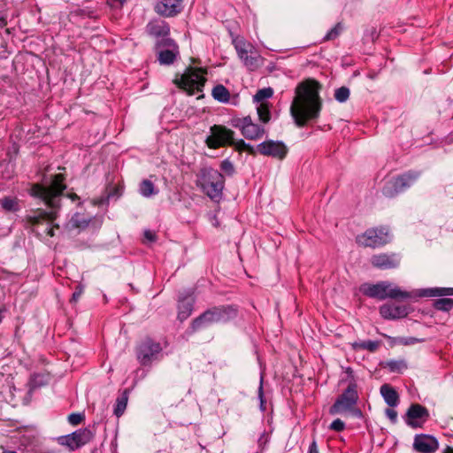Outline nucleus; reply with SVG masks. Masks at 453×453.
<instances>
[{
    "mask_svg": "<svg viewBox=\"0 0 453 453\" xmlns=\"http://www.w3.org/2000/svg\"><path fill=\"white\" fill-rule=\"evenodd\" d=\"M320 89L321 85L312 79H307L296 86L290 105V113L296 126L304 127L310 120L319 117L322 109Z\"/></svg>",
    "mask_w": 453,
    "mask_h": 453,
    "instance_id": "obj_1",
    "label": "nucleus"
},
{
    "mask_svg": "<svg viewBox=\"0 0 453 453\" xmlns=\"http://www.w3.org/2000/svg\"><path fill=\"white\" fill-rule=\"evenodd\" d=\"M62 174H57L53 177L49 186L35 184L31 188L30 194L33 196L42 199L50 208V211L37 210L33 214L27 215L26 220L32 226H36L43 221L52 222L57 218V209L59 207L60 196L65 189L63 183Z\"/></svg>",
    "mask_w": 453,
    "mask_h": 453,
    "instance_id": "obj_2",
    "label": "nucleus"
},
{
    "mask_svg": "<svg viewBox=\"0 0 453 453\" xmlns=\"http://www.w3.org/2000/svg\"><path fill=\"white\" fill-rule=\"evenodd\" d=\"M237 312L232 305L213 307L205 311L191 323L192 332L205 328L215 323H225L236 317Z\"/></svg>",
    "mask_w": 453,
    "mask_h": 453,
    "instance_id": "obj_3",
    "label": "nucleus"
},
{
    "mask_svg": "<svg viewBox=\"0 0 453 453\" xmlns=\"http://www.w3.org/2000/svg\"><path fill=\"white\" fill-rule=\"evenodd\" d=\"M198 186L211 199L219 200L225 186V178L218 170L213 168H203L200 171Z\"/></svg>",
    "mask_w": 453,
    "mask_h": 453,
    "instance_id": "obj_4",
    "label": "nucleus"
},
{
    "mask_svg": "<svg viewBox=\"0 0 453 453\" xmlns=\"http://www.w3.org/2000/svg\"><path fill=\"white\" fill-rule=\"evenodd\" d=\"M360 289L364 295L380 300L405 299L411 296L409 292L400 289L389 281H380L376 284L365 283L361 286Z\"/></svg>",
    "mask_w": 453,
    "mask_h": 453,
    "instance_id": "obj_5",
    "label": "nucleus"
},
{
    "mask_svg": "<svg viewBox=\"0 0 453 453\" xmlns=\"http://www.w3.org/2000/svg\"><path fill=\"white\" fill-rule=\"evenodd\" d=\"M358 400L357 385L351 381L343 393L339 395L334 403L330 407L331 414H342L347 411L352 412L355 416L360 417L361 411L356 408Z\"/></svg>",
    "mask_w": 453,
    "mask_h": 453,
    "instance_id": "obj_6",
    "label": "nucleus"
},
{
    "mask_svg": "<svg viewBox=\"0 0 453 453\" xmlns=\"http://www.w3.org/2000/svg\"><path fill=\"white\" fill-rule=\"evenodd\" d=\"M233 43L239 58L249 70H257L262 65V57L253 44L242 38L234 39Z\"/></svg>",
    "mask_w": 453,
    "mask_h": 453,
    "instance_id": "obj_7",
    "label": "nucleus"
},
{
    "mask_svg": "<svg viewBox=\"0 0 453 453\" xmlns=\"http://www.w3.org/2000/svg\"><path fill=\"white\" fill-rule=\"evenodd\" d=\"M419 177V173L410 171L386 182L382 194L387 197H394L411 187Z\"/></svg>",
    "mask_w": 453,
    "mask_h": 453,
    "instance_id": "obj_8",
    "label": "nucleus"
},
{
    "mask_svg": "<svg viewBox=\"0 0 453 453\" xmlns=\"http://www.w3.org/2000/svg\"><path fill=\"white\" fill-rule=\"evenodd\" d=\"M205 81L206 79L201 69L189 67L176 83L180 88L188 91L189 95H194L196 91L201 92L203 90Z\"/></svg>",
    "mask_w": 453,
    "mask_h": 453,
    "instance_id": "obj_9",
    "label": "nucleus"
},
{
    "mask_svg": "<svg viewBox=\"0 0 453 453\" xmlns=\"http://www.w3.org/2000/svg\"><path fill=\"white\" fill-rule=\"evenodd\" d=\"M356 241L363 247H380L389 242L388 230L386 227L371 228L357 235Z\"/></svg>",
    "mask_w": 453,
    "mask_h": 453,
    "instance_id": "obj_10",
    "label": "nucleus"
},
{
    "mask_svg": "<svg viewBox=\"0 0 453 453\" xmlns=\"http://www.w3.org/2000/svg\"><path fill=\"white\" fill-rule=\"evenodd\" d=\"M231 126L240 129L242 134L249 140H258L265 133V127L255 124L250 116L232 119Z\"/></svg>",
    "mask_w": 453,
    "mask_h": 453,
    "instance_id": "obj_11",
    "label": "nucleus"
},
{
    "mask_svg": "<svg viewBox=\"0 0 453 453\" xmlns=\"http://www.w3.org/2000/svg\"><path fill=\"white\" fill-rule=\"evenodd\" d=\"M211 134L206 138V144L211 149H218L233 142L234 132L224 126L214 125L210 129Z\"/></svg>",
    "mask_w": 453,
    "mask_h": 453,
    "instance_id": "obj_12",
    "label": "nucleus"
},
{
    "mask_svg": "<svg viewBox=\"0 0 453 453\" xmlns=\"http://www.w3.org/2000/svg\"><path fill=\"white\" fill-rule=\"evenodd\" d=\"M93 439V433L89 429H80L68 435L58 438V442L66 446L70 450H75Z\"/></svg>",
    "mask_w": 453,
    "mask_h": 453,
    "instance_id": "obj_13",
    "label": "nucleus"
},
{
    "mask_svg": "<svg viewBox=\"0 0 453 453\" xmlns=\"http://www.w3.org/2000/svg\"><path fill=\"white\" fill-rule=\"evenodd\" d=\"M162 348L158 342L145 339L138 347L137 357L142 365H150L157 358Z\"/></svg>",
    "mask_w": 453,
    "mask_h": 453,
    "instance_id": "obj_14",
    "label": "nucleus"
},
{
    "mask_svg": "<svg viewBox=\"0 0 453 453\" xmlns=\"http://www.w3.org/2000/svg\"><path fill=\"white\" fill-rule=\"evenodd\" d=\"M257 151L261 155L282 160L286 157L288 149L281 141L266 140L257 145Z\"/></svg>",
    "mask_w": 453,
    "mask_h": 453,
    "instance_id": "obj_15",
    "label": "nucleus"
},
{
    "mask_svg": "<svg viewBox=\"0 0 453 453\" xmlns=\"http://www.w3.org/2000/svg\"><path fill=\"white\" fill-rule=\"evenodd\" d=\"M428 417L429 412L426 407L418 403H413L409 407L404 419L408 426L417 428L420 427Z\"/></svg>",
    "mask_w": 453,
    "mask_h": 453,
    "instance_id": "obj_16",
    "label": "nucleus"
},
{
    "mask_svg": "<svg viewBox=\"0 0 453 453\" xmlns=\"http://www.w3.org/2000/svg\"><path fill=\"white\" fill-rule=\"evenodd\" d=\"M400 261L399 255L395 253H380L371 257L372 266L381 270L396 268L400 265Z\"/></svg>",
    "mask_w": 453,
    "mask_h": 453,
    "instance_id": "obj_17",
    "label": "nucleus"
},
{
    "mask_svg": "<svg viewBox=\"0 0 453 453\" xmlns=\"http://www.w3.org/2000/svg\"><path fill=\"white\" fill-rule=\"evenodd\" d=\"M439 447L438 441L427 434H418L414 438L413 449L419 453H434Z\"/></svg>",
    "mask_w": 453,
    "mask_h": 453,
    "instance_id": "obj_18",
    "label": "nucleus"
},
{
    "mask_svg": "<svg viewBox=\"0 0 453 453\" xmlns=\"http://www.w3.org/2000/svg\"><path fill=\"white\" fill-rule=\"evenodd\" d=\"M410 309L406 305L385 303L380 307V314L386 319H398L406 317Z\"/></svg>",
    "mask_w": 453,
    "mask_h": 453,
    "instance_id": "obj_19",
    "label": "nucleus"
},
{
    "mask_svg": "<svg viewBox=\"0 0 453 453\" xmlns=\"http://www.w3.org/2000/svg\"><path fill=\"white\" fill-rule=\"evenodd\" d=\"M180 0H162L155 7L156 12L165 17H173L180 12Z\"/></svg>",
    "mask_w": 453,
    "mask_h": 453,
    "instance_id": "obj_20",
    "label": "nucleus"
},
{
    "mask_svg": "<svg viewBox=\"0 0 453 453\" xmlns=\"http://www.w3.org/2000/svg\"><path fill=\"white\" fill-rule=\"evenodd\" d=\"M165 45L169 46L170 49L159 50L157 59L161 65H171L179 54L178 47L171 39L165 40Z\"/></svg>",
    "mask_w": 453,
    "mask_h": 453,
    "instance_id": "obj_21",
    "label": "nucleus"
},
{
    "mask_svg": "<svg viewBox=\"0 0 453 453\" xmlns=\"http://www.w3.org/2000/svg\"><path fill=\"white\" fill-rule=\"evenodd\" d=\"M149 35L155 37H165L169 35L170 27L163 20H152L146 27Z\"/></svg>",
    "mask_w": 453,
    "mask_h": 453,
    "instance_id": "obj_22",
    "label": "nucleus"
},
{
    "mask_svg": "<svg viewBox=\"0 0 453 453\" xmlns=\"http://www.w3.org/2000/svg\"><path fill=\"white\" fill-rule=\"evenodd\" d=\"M194 299L191 296H186L179 300L178 304V319L180 321L186 320L192 313Z\"/></svg>",
    "mask_w": 453,
    "mask_h": 453,
    "instance_id": "obj_23",
    "label": "nucleus"
},
{
    "mask_svg": "<svg viewBox=\"0 0 453 453\" xmlns=\"http://www.w3.org/2000/svg\"><path fill=\"white\" fill-rule=\"evenodd\" d=\"M380 394L388 406L395 407L398 404V394L388 384H384L380 387Z\"/></svg>",
    "mask_w": 453,
    "mask_h": 453,
    "instance_id": "obj_24",
    "label": "nucleus"
},
{
    "mask_svg": "<svg viewBox=\"0 0 453 453\" xmlns=\"http://www.w3.org/2000/svg\"><path fill=\"white\" fill-rule=\"evenodd\" d=\"M420 296H453V288H429L419 291Z\"/></svg>",
    "mask_w": 453,
    "mask_h": 453,
    "instance_id": "obj_25",
    "label": "nucleus"
},
{
    "mask_svg": "<svg viewBox=\"0 0 453 453\" xmlns=\"http://www.w3.org/2000/svg\"><path fill=\"white\" fill-rule=\"evenodd\" d=\"M0 205L5 211L9 212H16L19 210V200L13 196H4L0 199Z\"/></svg>",
    "mask_w": 453,
    "mask_h": 453,
    "instance_id": "obj_26",
    "label": "nucleus"
},
{
    "mask_svg": "<svg viewBox=\"0 0 453 453\" xmlns=\"http://www.w3.org/2000/svg\"><path fill=\"white\" fill-rule=\"evenodd\" d=\"M211 95L215 100L220 103H227L230 99L229 91L225 86L221 84H219L213 88Z\"/></svg>",
    "mask_w": 453,
    "mask_h": 453,
    "instance_id": "obj_27",
    "label": "nucleus"
},
{
    "mask_svg": "<svg viewBox=\"0 0 453 453\" xmlns=\"http://www.w3.org/2000/svg\"><path fill=\"white\" fill-rule=\"evenodd\" d=\"M139 192L144 197H150L157 194L158 190L150 180H143L140 184Z\"/></svg>",
    "mask_w": 453,
    "mask_h": 453,
    "instance_id": "obj_28",
    "label": "nucleus"
},
{
    "mask_svg": "<svg viewBox=\"0 0 453 453\" xmlns=\"http://www.w3.org/2000/svg\"><path fill=\"white\" fill-rule=\"evenodd\" d=\"M380 342L379 341H362L356 342L352 344L354 349H367L371 352H374L380 347Z\"/></svg>",
    "mask_w": 453,
    "mask_h": 453,
    "instance_id": "obj_29",
    "label": "nucleus"
},
{
    "mask_svg": "<svg viewBox=\"0 0 453 453\" xmlns=\"http://www.w3.org/2000/svg\"><path fill=\"white\" fill-rule=\"evenodd\" d=\"M257 112L262 123H268L271 119V113L267 103H260L257 106Z\"/></svg>",
    "mask_w": 453,
    "mask_h": 453,
    "instance_id": "obj_30",
    "label": "nucleus"
},
{
    "mask_svg": "<svg viewBox=\"0 0 453 453\" xmlns=\"http://www.w3.org/2000/svg\"><path fill=\"white\" fill-rule=\"evenodd\" d=\"M385 366L393 372H402L407 369V364L404 360H388L386 362Z\"/></svg>",
    "mask_w": 453,
    "mask_h": 453,
    "instance_id": "obj_31",
    "label": "nucleus"
},
{
    "mask_svg": "<svg viewBox=\"0 0 453 453\" xmlns=\"http://www.w3.org/2000/svg\"><path fill=\"white\" fill-rule=\"evenodd\" d=\"M434 307L441 311H449L453 308V299L441 298L434 303Z\"/></svg>",
    "mask_w": 453,
    "mask_h": 453,
    "instance_id": "obj_32",
    "label": "nucleus"
},
{
    "mask_svg": "<svg viewBox=\"0 0 453 453\" xmlns=\"http://www.w3.org/2000/svg\"><path fill=\"white\" fill-rule=\"evenodd\" d=\"M230 146H234L235 150L239 151L246 150L250 154H255V149L249 143H246L242 139L235 141L233 138V142H231Z\"/></svg>",
    "mask_w": 453,
    "mask_h": 453,
    "instance_id": "obj_33",
    "label": "nucleus"
},
{
    "mask_svg": "<svg viewBox=\"0 0 453 453\" xmlns=\"http://www.w3.org/2000/svg\"><path fill=\"white\" fill-rule=\"evenodd\" d=\"M273 91L271 88L259 89L254 96V101L257 103H265L264 100L273 96Z\"/></svg>",
    "mask_w": 453,
    "mask_h": 453,
    "instance_id": "obj_34",
    "label": "nucleus"
},
{
    "mask_svg": "<svg viewBox=\"0 0 453 453\" xmlns=\"http://www.w3.org/2000/svg\"><path fill=\"white\" fill-rule=\"evenodd\" d=\"M350 91L347 87H341L334 91V98L339 103H345L349 97Z\"/></svg>",
    "mask_w": 453,
    "mask_h": 453,
    "instance_id": "obj_35",
    "label": "nucleus"
},
{
    "mask_svg": "<svg viewBox=\"0 0 453 453\" xmlns=\"http://www.w3.org/2000/svg\"><path fill=\"white\" fill-rule=\"evenodd\" d=\"M127 396L125 395H123L122 396H120L117 399L116 407L114 409V414L117 417H120L124 413V411L127 408Z\"/></svg>",
    "mask_w": 453,
    "mask_h": 453,
    "instance_id": "obj_36",
    "label": "nucleus"
},
{
    "mask_svg": "<svg viewBox=\"0 0 453 453\" xmlns=\"http://www.w3.org/2000/svg\"><path fill=\"white\" fill-rule=\"evenodd\" d=\"M89 223V220L83 218L80 213H75L71 219L72 226L76 228L86 227Z\"/></svg>",
    "mask_w": 453,
    "mask_h": 453,
    "instance_id": "obj_37",
    "label": "nucleus"
},
{
    "mask_svg": "<svg viewBox=\"0 0 453 453\" xmlns=\"http://www.w3.org/2000/svg\"><path fill=\"white\" fill-rule=\"evenodd\" d=\"M342 31V26L341 23H337L333 28H331L325 35V41H331L337 38Z\"/></svg>",
    "mask_w": 453,
    "mask_h": 453,
    "instance_id": "obj_38",
    "label": "nucleus"
},
{
    "mask_svg": "<svg viewBox=\"0 0 453 453\" xmlns=\"http://www.w3.org/2000/svg\"><path fill=\"white\" fill-rule=\"evenodd\" d=\"M220 169L229 176H232L235 172L234 166L229 159H225L221 162Z\"/></svg>",
    "mask_w": 453,
    "mask_h": 453,
    "instance_id": "obj_39",
    "label": "nucleus"
},
{
    "mask_svg": "<svg viewBox=\"0 0 453 453\" xmlns=\"http://www.w3.org/2000/svg\"><path fill=\"white\" fill-rule=\"evenodd\" d=\"M32 388L41 387L47 383V379L42 374H35L30 380Z\"/></svg>",
    "mask_w": 453,
    "mask_h": 453,
    "instance_id": "obj_40",
    "label": "nucleus"
},
{
    "mask_svg": "<svg viewBox=\"0 0 453 453\" xmlns=\"http://www.w3.org/2000/svg\"><path fill=\"white\" fill-rule=\"evenodd\" d=\"M395 342L401 345H412L420 342L421 340L415 337H397Z\"/></svg>",
    "mask_w": 453,
    "mask_h": 453,
    "instance_id": "obj_41",
    "label": "nucleus"
},
{
    "mask_svg": "<svg viewBox=\"0 0 453 453\" xmlns=\"http://www.w3.org/2000/svg\"><path fill=\"white\" fill-rule=\"evenodd\" d=\"M329 427L331 430H334L335 432H342L345 428V424L342 420L337 418L331 423Z\"/></svg>",
    "mask_w": 453,
    "mask_h": 453,
    "instance_id": "obj_42",
    "label": "nucleus"
},
{
    "mask_svg": "<svg viewBox=\"0 0 453 453\" xmlns=\"http://www.w3.org/2000/svg\"><path fill=\"white\" fill-rule=\"evenodd\" d=\"M82 419L83 416L80 413H72L68 416L69 423L73 426L79 425Z\"/></svg>",
    "mask_w": 453,
    "mask_h": 453,
    "instance_id": "obj_43",
    "label": "nucleus"
},
{
    "mask_svg": "<svg viewBox=\"0 0 453 453\" xmlns=\"http://www.w3.org/2000/svg\"><path fill=\"white\" fill-rule=\"evenodd\" d=\"M386 416L390 419V421L395 424L397 421V412L391 408L386 409L385 411Z\"/></svg>",
    "mask_w": 453,
    "mask_h": 453,
    "instance_id": "obj_44",
    "label": "nucleus"
},
{
    "mask_svg": "<svg viewBox=\"0 0 453 453\" xmlns=\"http://www.w3.org/2000/svg\"><path fill=\"white\" fill-rule=\"evenodd\" d=\"M144 239H145V242H154L157 240V234L155 232H152L150 230H145L144 231Z\"/></svg>",
    "mask_w": 453,
    "mask_h": 453,
    "instance_id": "obj_45",
    "label": "nucleus"
},
{
    "mask_svg": "<svg viewBox=\"0 0 453 453\" xmlns=\"http://www.w3.org/2000/svg\"><path fill=\"white\" fill-rule=\"evenodd\" d=\"M82 293H83V287L81 285H78L75 291L73 292V294L72 296L71 302L76 303L79 300V298L81 297V296L82 295Z\"/></svg>",
    "mask_w": 453,
    "mask_h": 453,
    "instance_id": "obj_46",
    "label": "nucleus"
},
{
    "mask_svg": "<svg viewBox=\"0 0 453 453\" xmlns=\"http://www.w3.org/2000/svg\"><path fill=\"white\" fill-rule=\"evenodd\" d=\"M127 0H108V4L112 8H120Z\"/></svg>",
    "mask_w": 453,
    "mask_h": 453,
    "instance_id": "obj_47",
    "label": "nucleus"
},
{
    "mask_svg": "<svg viewBox=\"0 0 453 453\" xmlns=\"http://www.w3.org/2000/svg\"><path fill=\"white\" fill-rule=\"evenodd\" d=\"M309 453H319L316 441H312L309 448Z\"/></svg>",
    "mask_w": 453,
    "mask_h": 453,
    "instance_id": "obj_48",
    "label": "nucleus"
},
{
    "mask_svg": "<svg viewBox=\"0 0 453 453\" xmlns=\"http://www.w3.org/2000/svg\"><path fill=\"white\" fill-rule=\"evenodd\" d=\"M258 395H259V398L261 400V406L263 405L264 403V401H263V388H262V384L260 385L259 387V389H258Z\"/></svg>",
    "mask_w": 453,
    "mask_h": 453,
    "instance_id": "obj_49",
    "label": "nucleus"
},
{
    "mask_svg": "<svg viewBox=\"0 0 453 453\" xmlns=\"http://www.w3.org/2000/svg\"><path fill=\"white\" fill-rule=\"evenodd\" d=\"M47 234L50 235V237L54 236L55 234H54V229L53 227H50L47 231Z\"/></svg>",
    "mask_w": 453,
    "mask_h": 453,
    "instance_id": "obj_50",
    "label": "nucleus"
},
{
    "mask_svg": "<svg viewBox=\"0 0 453 453\" xmlns=\"http://www.w3.org/2000/svg\"><path fill=\"white\" fill-rule=\"evenodd\" d=\"M442 453H453V448H450V447H447L443 451Z\"/></svg>",
    "mask_w": 453,
    "mask_h": 453,
    "instance_id": "obj_51",
    "label": "nucleus"
},
{
    "mask_svg": "<svg viewBox=\"0 0 453 453\" xmlns=\"http://www.w3.org/2000/svg\"><path fill=\"white\" fill-rule=\"evenodd\" d=\"M41 453H59V451L57 449H50V450L41 452Z\"/></svg>",
    "mask_w": 453,
    "mask_h": 453,
    "instance_id": "obj_52",
    "label": "nucleus"
},
{
    "mask_svg": "<svg viewBox=\"0 0 453 453\" xmlns=\"http://www.w3.org/2000/svg\"><path fill=\"white\" fill-rule=\"evenodd\" d=\"M70 197L73 199V200H75L78 198L77 195L73 194L72 196H70Z\"/></svg>",
    "mask_w": 453,
    "mask_h": 453,
    "instance_id": "obj_53",
    "label": "nucleus"
},
{
    "mask_svg": "<svg viewBox=\"0 0 453 453\" xmlns=\"http://www.w3.org/2000/svg\"><path fill=\"white\" fill-rule=\"evenodd\" d=\"M4 453H17L16 451H12V450H6V451H4Z\"/></svg>",
    "mask_w": 453,
    "mask_h": 453,
    "instance_id": "obj_54",
    "label": "nucleus"
},
{
    "mask_svg": "<svg viewBox=\"0 0 453 453\" xmlns=\"http://www.w3.org/2000/svg\"><path fill=\"white\" fill-rule=\"evenodd\" d=\"M3 317H2V310H0V323L2 322Z\"/></svg>",
    "mask_w": 453,
    "mask_h": 453,
    "instance_id": "obj_55",
    "label": "nucleus"
}]
</instances>
